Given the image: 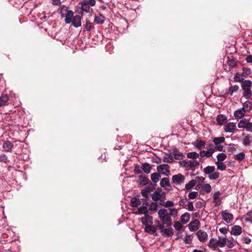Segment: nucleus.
Returning a JSON list of instances; mask_svg holds the SVG:
<instances>
[{
  "instance_id": "1",
  "label": "nucleus",
  "mask_w": 252,
  "mask_h": 252,
  "mask_svg": "<svg viewBox=\"0 0 252 252\" xmlns=\"http://www.w3.org/2000/svg\"><path fill=\"white\" fill-rule=\"evenodd\" d=\"M158 216L163 224L169 226L172 224L171 217L174 218L178 216V210L175 208H169L168 209L162 208L158 211Z\"/></svg>"
},
{
  "instance_id": "2",
  "label": "nucleus",
  "mask_w": 252,
  "mask_h": 252,
  "mask_svg": "<svg viewBox=\"0 0 252 252\" xmlns=\"http://www.w3.org/2000/svg\"><path fill=\"white\" fill-rule=\"evenodd\" d=\"M145 232L150 234H154L155 233V228L154 227L153 219L149 214L147 215L142 216L140 218Z\"/></svg>"
},
{
  "instance_id": "3",
  "label": "nucleus",
  "mask_w": 252,
  "mask_h": 252,
  "mask_svg": "<svg viewBox=\"0 0 252 252\" xmlns=\"http://www.w3.org/2000/svg\"><path fill=\"white\" fill-rule=\"evenodd\" d=\"M252 85V82L250 80H245L241 84V87L244 91L243 95L246 99H249L251 97L252 92L251 90V87Z\"/></svg>"
},
{
  "instance_id": "4",
  "label": "nucleus",
  "mask_w": 252,
  "mask_h": 252,
  "mask_svg": "<svg viewBox=\"0 0 252 252\" xmlns=\"http://www.w3.org/2000/svg\"><path fill=\"white\" fill-rule=\"evenodd\" d=\"M157 171L161 174L168 176L170 174L169 166L167 164H161L157 167Z\"/></svg>"
},
{
  "instance_id": "5",
  "label": "nucleus",
  "mask_w": 252,
  "mask_h": 252,
  "mask_svg": "<svg viewBox=\"0 0 252 252\" xmlns=\"http://www.w3.org/2000/svg\"><path fill=\"white\" fill-rule=\"evenodd\" d=\"M148 204L147 203H143L142 206L139 207L137 210L134 212V214L136 215H147L148 213Z\"/></svg>"
},
{
  "instance_id": "6",
  "label": "nucleus",
  "mask_w": 252,
  "mask_h": 252,
  "mask_svg": "<svg viewBox=\"0 0 252 252\" xmlns=\"http://www.w3.org/2000/svg\"><path fill=\"white\" fill-rule=\"evenodd\" d=\"M222 220L226 223H230L234 219L232 214L230 213L227 210L222 211L221 213Z\"/></svg>"
},
{
  "instance_id": "7",
  "label": "nucleus",
  "mask_w": 252,
  "mask_h": 252,
  "mask_svg": "<svg viewBox=\"0 0 252 252\" xmlns=\"http://www.w3.org/2000/svg\"><path fill=\"white\" fill-rule=\"evenodd\" d=\"M173 183L176 185H181L185 181V177L181 174L173 175L172 178Z\"/></svg>"
},
{
  "instance_id": "8",
  "label": "nucleus",
  "mask_w": 252,
  "mask_h": 252,
  "mask_svg": "<svg viewBox=\"0 0 252 252\" xmlns=\"http://www.w3.org/2000/svg\"><path fill=\"white\" fill-rule=\"evenodd\" d=\"M236 123L229 122L225 125L224 127V130L226 132H232L236 129Z\"/></svg>"
},
{
  "instance_id": "9",
  "label": "nucleus",
  "mask_w": 252,
  "mask_h": 252,
  "mask_svg": "<svg viewBox=\"0 0 252 252\" xmlns=\"http://www.w3.org/2000/svg\"><path fill=\"white\" fill-rule=\"evenodd\" d=\"M215 152V150H213V148H210L208 149L207 151L202 150L200 152L199 156L201 157H207L210 158L212 156L213 154Z\"/></svg>"
},
{
  "instance_id": "10",
  "label": "nucleus",
  "mask_w": 252,
  "mask_h": 252,
  "mask_svg": "<svg viewBox=\"0 0 252 252\" xmlns=\"http://www.w3.org/2000/svg\"><path fill=\"white\" fill-rule=\"evenodd\" d=\"M196 235L198 239L201 242H204L207 239L208 234L205 231L200 230L196 233Z\"/></svg>"
},
{
  "instance_id": "11",
  "label": "nucleus",
  "mask_w": 252,
  "mask_h": 252,
  "mask_svg": "<svg viewBox=\"0 0 252 252\" xmlns=\"http://www.w3.org/2000/svg\"><path fill=\"white\" fill-rule=\"evenodd\" d=\"M200 222L197 220L191 221L189 224V227L191 231H195L198 229Z\"/></svg>"
},
{
  "instance_id": "12",
  "label": "nucleus",
  "mask_w": 252,
  "mask_h": 252,
  "mask_svg": "<svg viewBox=\"0 0 252 252\" xmlns=\"http://www.w3.org/2000/svg\"><path fill=\"white\" fill-rule=\"evenodd\" d=\"M248 110H244V108H241L234 112V116L237 119H241Z\"/></svg>"
},
{
  "instance_id": "13",
  "label": "nucleus",
  "mask_w": 252,
  "mask_h": 252,
  "mask_svg": "<svg viewBox=\"0 0 252 252\" xmlns=\"http://www.w3.org/2000/svg\"><path fill=\"white\" fill-rule=\"evenodd\" d=\"M242 233V227L240 225H234L231 231V234L234 236H238Z\"/></svg>"
},
{
  "instance_id": "14",
  "label": "nucleus",
  "mask_w": 252,
  "mask_h": 252,
  "mask_svg": "<svg viewBox=\"0 0 252 252\" xmlns=\"http://www.w3.org/2000/svg\"><path fill=\"white\" fill-rule=\"evenodd\" d=\"M81 16L79 15H75L72 21V25L75 28L79 27L81 26Z\"/></svg>"
},
{
  "instance_id": "15",
  "label": "nucleus",
  "mask_w": 252,
  "mask_h": 252,
  "mask_svg": "<svg viewBox=\"0 0 252 252\" xmlns=\"http://www.w3.org/2000/svg\"><path fill=\"white\" fill-rule=\"evenodd\" d=\"M242 135L244 136L242 141L243 145L245 146L249 145L252 141V137L250 135L245 133H243Z\"/></svg>"
},
{
  "instance_id": "16",
  "label": "nucleus",
  "mask_w": 252,
  "mask_h": 252,
  "mask_svg": "<svg viewBox=\"0 0 252 252\" xmlns=\"http://www.w3.org/2000/svg\"><path fill=\"white\" fill-rule=\"evenodd\" d=\"M220 191L216 192L214 195H213V200L214 202L215 203V205L216 206H217L220 204Z\"/></svg>"
},
{
  "instance_id": "17",
  "label": "nucleus",
  "mask_w": 252,
  "mask_h": 252,
  "mask_svg": "<svg viewBox=\"0 0 252 252\" xmlns=\"http://www.w3.org/2000/svg\"><path fill=\"white\" fill-rule=\"evenodd\" d=\"M73 12L71 10H68L65 16V22L66 24H69L72 21Z\"/></svg>"
},
{
  "instance_id": "18",
  "label": "nucleus",
  "mask_w": 252,
  "mask_h": 252,
  "mask_svg": "<svg viewBox=\"0 0 252 252\" xmlns=\"http://www.w3.org/2000/svg\"><path fill=\"white\" fill-rule=\"evenodd\" d=\"M193 145L197 148L201 150L204 148L205 142L201 140H196L194 142Z\"/></svg>"
},
{
  "instance_id": "19",
  "label": "nucleus",
  "mask_w": 252,
  "mask_h": 252,
  "mask_svg": "<svg viewBox=\"0 0 252 252\" xmlns=\"http://www.w3.org/2000/svg\"><path fill=\"white\" fill-rule=\"evenodd\" d=\"M190 220V214L189 213H185L183 214L180 218L182 223L186 224Z\"/></svg>"
},
{
  "instance_id": "20",
  "label": "nucleus",
  "mask_w": 252,
  "mask_h": 252,
  "mask_svg": "<svg viewBox=\"0 0 252 252\" xmlns=\"http://www.w3.org/2000/svg\"><path fill=\"white\" fill-rule=\"evenodd\" d=\"M2 147L4 151L10 152L13 148V145L10 141H7L3 143Z\"/></svg>"
},
{
  "instance_id": "21",
  "label": "nucleus",
  "mask_w": 252,
  "mask_h": 252,
  "mask_svg": "<svg viewBox=\"0 0 252 252\" xmlns=\"http://www.w3.org/2000/svg\"><path fill=\"white\" fill-rule=\"evenodd\" d=\"M199 165V162L196 160H190L186 162V166L188 168L195 167Z\"/></svg>"
},
{
  "instance_id": "22",
  "label": "nucleus",
  "mask_w": 252,
  "mask_h": 252,
  "mask_svg": "<svg viewBox=\"0 0 252 252\" xmlns=\"http://www.w3.org/2000/svg\"><path fill=\"white\" fill-rule=\"evenodd\" d=\"M9 100V97L7 94H2L0 96V107L5 105Z\"/></svg>"
},
{
  "instance_id": "23",
  "label": "nucleus",
  "mask_w": 252,
  "mask_h": 252,
  "mask_svg": "<svg viewBox=\"0 0 252 252\" xmlns=\"http://www.w3.org/2000/svg\"><path fill=\"white\" fill-rule=\"evenodd\" d=\"M141 168L146 174H149L151 171L152 167L150 164L145 162L142 164Z\"/></svg>"
},
{
  "instance_id": "24",
  "label": "nucleus",
  "mask_w": 252,
  "mask_h": 252,
  "mask_svg": "<svg viewBox=\"0 0 252 252\" xmlns=\"http://www.w3.org/2000/svg\"><path fill=\"white\" fill-rule=\"evenodd\" d=\"M160 185L162 188L170 187L169 179L167 178H162L160 181Z\"/></svg>"
},
{
  "instance_id": "25",
  "label": "nucleus",
  "mask_w": 252,
  "mask_h": 252,
  "mask_svg": "<svg viewBox=\"0 0 252 252\" xmlns=\"http://www.w3.org/2000/svg\"><path fill=\"white\" fill-rule=\"evenodd\" d=\"M216 168L214 166H208L204 168L203 171L206 174L210 175L215 172Z\"/></svg>"
},
{
  "instance_id": "26",
  "label": "nucleus",
  "mask_w": 252,
  "mask_h": 252,
  "mask_svg": "<svg viewBox=\"0 0 252 252\" xmlns=\"http://www.w3.org/2000/svg\"><path fill=\"white\" fill-rule=\"evenodd\" d=\"M218 240L219 247L222 248L226 246L227 239L225 237L219 236Z\"/></svg>"
},
{
  "instance_id": "27",
  "label": "nucleus",
  "mask_w": 252,
  "mask_h": 252,
  "mask_svg": "<svg viewBox=\"0 0 252 252\" xmlns=\"http://www.w3.org/2000/svg\"><path fill=\"white\" fill-rule=\"evenodd\" d=\"M141 204V201L139 199L132 198L130 200V205L132 207H138Z\"/></svg>"
},
{
  "instance_id": "28",
  "label": "nucleus",
  "mask_w": 252,
  "mask_h": 252,
  "mask_svg": "<svg viewBox=\"0 0 252 252\" xmlns=\"http://www.w3.org/2000/svg\"><path fill=\"white\" fill-rule=\"evenodd\" d=\"M249 121L246 119H242L238 123V126L240 128H246Z\"/></svg>"
},
{
  "instance_id": "29",
  "label": "nucleus",
  "mask_w": 252,
  "mask_h": 252,
  "mask_svg": "<svg viewBox=\"0 0 252 252\" xmlns=\"http://www.w3.org/2000/svg\"><path fill=\"white\" fill-rule=\"evenodd\" d=\"M160 178V173L158 172L152 173L151 175V180L154 183H157V182H158Z\"/></svg>"
},
{
  "instance_id": "30",
  "label": "nucleus",
  "mask_w": 252,
  "mask_h": 252,
  "mask_svg": "<svg viewBox=\"0 0 252 252\" xmlns=\"http://www.w3.org/2000/svg\"><path fill=\"white\" fill-rule=\"evenodd\" d=\"M218 240L215 238H211L210 240L209 246L212 249H216L219 247Z\"/></svg>"
},
{
  "instance_id": "31",
  "label": "nucleus",
  "mask_w": 252,
  "mask_h": 252,
  "mask_svg": "<svg viewBox=\"0 0 252 252\" xmlns=\"http://www.w3.org/2000/svg\"><path fill=\"white\" fill-rule=\"evenodd\" d=\"M217 121L219 124L222 125L226 122L227 119L224 115H219L217 117Z\"/></svg>"
},
{
  "instance_id": "32",
  "label": "nucleus",
  "mask_w": 252,
  "mask_h": 252,
  "mask_svg": "<svg viewBox=\"0 0 252 252\" xmlns=\"http://www.w3.org/2000/svg\"><path fill=\"white\" fill-rule=\"evenodd\" d=\"M196 184V180H192L187 183L185 186V189L188 191L191 189L193 187L195 186Z\"/></svg>"
},
{
  "instance_id": "33",
  "label": "nucleus",
  "mask_w": 252,
  "mask_h": 252,
  "mask_svg": "<svg viewBox=\"0 0 252 252\" xmlns=\"http://www.w3.org/2000/svg\"><path fill=\"white\" fill-rule=\"evenodd\" d=\"M187 158H189L192 159L193 160H196L199 157V154L195 152H191L187 154Z\"/></svg>"
},
{
  "instance_id": "34",
  "label": "nucleus",
  "mask_w": 252,
  "mask_h": 252,
  "mask_svg": "<svg viewBox=\"0 0 252 252\" xmlns=\"http://www.w3.org/2000/svg\"><path fill=\"white\" fill-rule=\"evenodd\" d=\"M174 160L173 156L170 154H166L163 157V161L167 163H171Z\"/></svg>"
},
{
  "instance_id": "35",
  "label": "nucleus",
  "mask_w": 252,
  "mask_h": 252,
  "mask_svg": "<svg viewBox=\"0 0 252 252\" xmlns=\"http://www.w3.org/2000/svg\"><path fill=\"white\" fill-rule=\"evenodd\" d=\"M239 88V87L238 85H234L230 87L228 90V94L231 96L234 93H236L238 91Z\"/></svg>"
},
{
  "instance_id": "36",
  "label": "nucleus",
  "mask_w": 252,
  "mask_h": 252,
  "mask_svg": "<svg viewBox=\"0 0 252 252\" xmlns=\"http://www.w3.org/2000/svg\"><path fill=\"white\" fill-rule=\"evenodd\" d=\"M162 233L167 237L171 236L173 235V230L172 228H165L162 230Z\"/></svg>"
},
{
  "instance_id": "37",
  "label": "nucleus",
  "mask_w": 252,
  "mask_h": 252,
  "mask_svg": "<svg viewBox=\"0 0 252 252\" xmlns=\"http://www.w3.org/2000/svg\"><path fill=\"white\" fill-rule=\"evenodd\" d=\"M81 9L83 12L88 13L90 12V6L85 2V1H83L81 4Z\"/></svg>"
},
{
  "instance_id": "38",
  "label": "nucleus",
  "mask_w": 252,
  "mask_h": 252,
  "mask_svg": "<svg viewBox=\"0 0 252 252\" xmlns=\"http://www.w3.org/2000/svg\"><path fill=\"white\" fill-rule=\"evenodd\" d=\"M215 164L217 165L218 170L223 171L225 170L226 166L222 162L216 161Z\"/></svg>"
},
{
  "instance_id": "39",
  "label": "nucleus",
  "mask_w": 252,
  "mask_h": 252,
  "mask_svg": "<svg viewBox=\"0 0 252 252\" xmlns=\"http://www.w3.org/2000/svg\"><path fill=\"white\" fill-rule=\"evenodd\" d=\"M104 21V18L102 15H99V16H96L95 17L94 21L97 24H103Z\"/></svg>"
},
{
  "instance_id": "40",
  "label": "nucleus",
  "mask_w": 252,
  "mask_h": 252,
  "mask_svg": "<svg viewBox=\"0 0 252 252\" xmlns=\"http://www.w3.org/2000/svg\"><path fill=\"white\" fill-rule=\"evenodd\" d=\"M225 138L224 137H215L213 139V142L215 145H219L224 142Z\"/></svg>"
},
{
  "instance_id": "41",
  "label": "nucleus",
  "mask_w": 252,
  "mask_h": 252,
  "mask_svg": "<svg viewBox=\"0 0 252 252\" xmlns=\"http://www.w3.org/2000/svg\"><path fill=\"white\" fill-rule=\"evenodd\" d=\"M202 191L206 193H208L211 191V187L210 184H204L202 186Z\"/></svg>"
},
{
  "instance_id": "42",
  "label": "nucleus",
  "mask_w": 252,
  "mask_h": 252,
  "mask_svg": "<svg viewBox=\"0 0 252 252\" xmlns=\"http://www.w3.org/2000/svg\"><path fill=\"white\" fill-rule=\"evenodd\" d=\"M226 158H227V156L225 154H224L223 153H219L217 156V160H218L217 161L222 162L224 160H225Z\"/></svg>"
},
{
  "instance_id": "43",
  "label": "nucleus",
  "mask_w": 252,
  "mask_h": 252,
  "mask_svg": "<svg viewBox=\"0 0 252 252\" xmlns=\"http://www.w3.org/2000/svg\"><path fill=\"white\" fill-rule=\"evenodd\" d=\"M161 196V194L157 191L154 192L151 195L152 199L155 201H157L160 200Z\"/></svg>"
},
{
  "instance_id": "44",
  "label": "nucleus",
  "mask_w": 252,
  "mask_h": 252,
  "mask_svg": "<svg viewBox=\"0 0 252 252\" xmlns=\"http://www.w3.org/2000/svg\"><path fill=\"white\" fill-rule=\"evenodd\" d=\"M140 184L142 186H145L148 184V180L144 176H140L139 177Z\"/></svg>"
},
{
  "instance_id": "45",
  "label": "nucleus",
  "mask_w": 252,
  "mask_h": 252,
  "mask_svg": "<svg viewBox=\"0 0 252 252\" xmlns=\"http://www.w3.org/2000/svg\"><path fill=\"white\" fill-rule=\"evenodd\" d=\"M220 177V173L218 172L215 171L208 176V178L211 180H216Z\"/></svg>"
},
{
  "instance_id": "46",
  "label": "nucleus",
  "mask_w": 252,
  "mask_h": 252,
  "mask_svg": "<svg viewBox=\"0 0 252 252\" xmlns=\"http://www.w3.org/2000/svg\"><path fill=\"white\" fill-rule=\"evenodd\" d=\"M245 157V154L244 152H241L235 156V159L239 161L243 160Z\"/></svg>"
},
{
  "instance_id": "47",
  "label": "nucleus",
  "mask_w": 252,
  "mask_h": 252,
  "mask_svg": "<svg viewBox=\"0 0 252 252\" xmlns=\"http://www.w3.org/2000/svg\"><path fill=\"white\" fill-rule=\"evenodd\" d=\"M150 191V188H145L141 190V194L144 197H148Z\"/></svg>"
},
{
  "instance_id": "48",
  "label": "nucleus",
  "mask_w": 252,
  "mask_h": 252,
  "mask_svg": "<svg viewBox=\"0 0 252 252\" xmlns=\"http://www.w3.org/2000/svg\"><path fill=\"white\" fill-rule=\"evenodd\" d=\"M198 195V193L197 191H191L188 195V197L190 199H194L197 198Z\"/></svg>"
},
{
  "instance_id": "49",
  "label": "nucleus",
  "mask_w": 252,
  "mask_h": 252,
  "mask_svg": "<svg viewBox=\"0 0 252 252\" xmlns=\"http://www.w3.org/2000/svg\"><path fill=\"white\" fill-rule=\"evenodd\" d=\"M173 156L174 159H179L181 157L183 156L182 154L178 151L175 150L173 152Z\"/></svg>"
},
{
  "instance_id": "50",
  "label": "nucleus",
  "mask_w": 252,
  "mask_h": 252,
  "mask_svg": "<svg viewBox=\"0 0 252 252\" xmlns=\"http://www.w3.org/2000/svg\"><path fill=\"white\" fill-rule=\"evenodd\" d=\"M192 241L191 236L189 235H186L184 239V242L186 244H190Z\"/></svg>"
},
{
  "instance_id": "51",
  "label": "nucleus",
  "mask_w": 252,
  "mask_h": 252,
  "mask_svg": "<svg viewBox=\"0 0 252 252\" xmlns=\"http://www.w3.org/2000/svg\"><path fill=\"white\" fill-rule=\"evenodd\" d=\"M173 226L176 230H179L182 229L183 225L180 222L175 221L174 223Z\"/></svg>"
},
{
  "instance_id": "52",
  "label": "nucleus",
  "mask_w": 252,
  "mask_h": 252,
  "mask_svg": "<svg viewBox=\"0 0 252 252\" xmlns=\"http://www.w3.org/2000/svg\"><path fill=\"white\" fill-rule=\"evenodd\" d=\"M174 205V202L172 201H170V200H168V201H166L163 205L164 207H165L166 208L173 207Z\"/></svg>"
},
{
  "instance_id": "53",
  "label": "nucleus",
  "mask_w": 252,
  "mask_h": 252,
  "mask_svg": "<svg viewBox=\"0 0 252 252\" xmlns=\"http://www.w3.org/2000/svg\"><path fill=\"white\" fill-rule=\"evenodd\" d=\"M85 30L90 31L92 29V23L89 21H87L85 25Z\"/></svg>"
},
{
  "instance_id": "54",
  "label": "nucleus",
  "mask_w": 252,
  "mask_h": 252,
  "mask_svg": "<svg viewBox=\"0 0 252 252\" xmlns=\"http://www.w3.org/2000/svg\"><path fill=\"white\" fill-rule=\"evenodd\" d=\"M7 161V157L4 154H1L0 155V161L6 163Z\"/></svg>"
},
{
  "instance_id": "55",
  "label": "nucleus",
  "mask_w": 252,
  "mask_h": 252,
  "mask_svg": "<svg viewBox=\"0 0 252 252\" xmlns=\"http://www.w3.org/2000/svg\"><path fill=\"white\" fill-rule=\"evenodd\" d=\"M213 150L215 151L221 152L223 150V146L219 144V145H215V147L213 148Z\"/></svg>"
},
{
  "instance_id": "56",
  "label": "nucleus",
  "mask_w": 252,
  "mask_h": 252,
  "mask_svg": "<svg viewBox=\"0 0 252 252\" xmlns=\"http://www.w3.org/2000/svg\"><path fill=\"white\" fill-rule=\"evenodd\" d=\"M226 246L229 248H232L234 246V244L232 241L227 239Z\"/></svg>"
},
{
  "instance_id": "57",
  "label": "nucleus",
  "mask_w": 252,
  "mask_h": 252,
  "mask_svg": "<svg viewBox=\"0 0 252 252\" xmlns=\"http://www.w3.org/2000/svg\"><path fill=\"white\" fill-rule=\"evenodd\" d=\"M252 105V103L251 102H245L243 104V106L242 108H244V110H248V108H250L251 106Z\"/></svg>"
},
{
  "instance_id": "58",
  "label": "nucleus",
  "mask_w": 252,
  "mask_h": 252,
  "mask_svg": "<svg viewBox=\"0 0 252 252\" xmlns=\"http://www.w3.org/2000/svg\"><path fill=\"white\" fill-rule=\"evenodd\" d=\"M154 227L155 228V232L157 231V230L159 229L161 230V232H162V230H163L164 229H163V225L161 224H159L157 225H154Z\"/></svg>"
},
{
  "instance_id": "59",
  "label": "nucleus",
  "mask_w": 252,
  "mask_h": 252,
  "mask_svg": "<svg viewBox=\"0 0 252 252\" xmlns=\"http://www.w3.org/2000/svg\"><path fill=\"white\" fill-rule=\"evenodd\" d=\"M84 1L90 6H93L95 4V1L94 0H85Z\"/></svg>"
},
{
  "instance_id": "60",
  "label": "nucleus",
  "mask_w": 252,
  "mask_h": 252,
  "mask_svg": "<svg viewBox=\"0 0 252 252\" xmlns=\"http://www.w3.org/2000/svg\"><path fill=\"white\" fill-rule=\"evenodd\" d=\"M188 210L189 211H192L194 210V207L192 202H189L188 203Z\"/></svg>"
},
{
  "instance_id": "61",
  "label": "nucleus",
  "mask_w": 252,
  "mask_h": 252,
  "mask_svg": "<svg viewBox=\"0 0 252 252\" xmlns=\"http://www.w3.org/2000/svg\"><path fill=\"white\" fill-rule=\"evenodd\" d=\"M246 129L248 131L252 132V122H250V121L248 122V124L247 125V126Z\"/></svg>"
},
{
  "instance_id": "62",
  "label": "nucleus",
  "mask_w": 252,
  "mask_h": 252,
  "mask_svg": "<svg viewBox=\"0 0 252 252\" xmlns=\"http://www.w3.org/2000/svg\"><path fill=\"white\" fill-rule=\"evenodd\" d=\"M158 207V205L157 203H152L150 207H149V209L151 211L156 210Z\"/></svg>"
},
{
  "instance_id": "63",
  "label": "nucleus",
  "mask_w": 252,
  "mask_h": 252,
  "mask_svg": "<svg viewBox=\"0 0 252 252\" xmlns=\"http://www.w3.org/2000/svg\"><path fill=\"white\" fill-rule=\"evenodd\" d=\"M219 231L223 234H225L227 233L228 230L226 227H222L219 229Z\"/></svg>"
},
{
  "instance_id": "64",
  "label": "nucleus",
  "mask_w": 252,
  "mask_h": 252,
  "mask_svg": "<svg viewBox=\"0 0 252 252\" xmlns=\"http://www.w3.org/2000/svg\"><path fill=\"white\" fill-rule=\"evenodd\" d=\"M246 61L248 63H252V55L248 56L246 58Z\"/></svg>"
}]
</instances>
